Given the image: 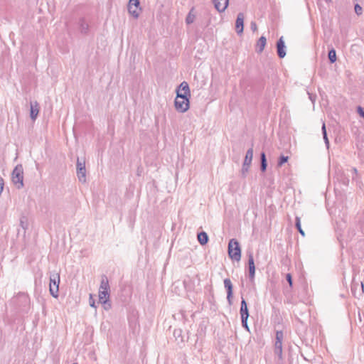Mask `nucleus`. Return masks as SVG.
<instances>
[{"label":"nucleus","mask_w":364,"mask_h":364,"mask_svg":"<svg viewBox=\"0 0 364 364\" xmlns=\"http://www.w3.org/2000/svg\"><path fill=\"white\" fill-rule=\"evenodd\" d=\"M228 255L237 262L241 259V248L238 241L236 239H231L228 242Z\"/></svg>","instance_id":"obj_1"},{"label":"nucleus","mask_w":364,"mask_h":364,"mask_svg":"<svg viewBox=\"0 0 364 364\" xmlns=\"http://www.w3.org/2000/svg\"><path fill=\"white\" fill-rule=\"evenodd\" d=\"M11 179L18 189L23 187V168L21 164L17 165L12 171Z\"/></svg>","instance_id":"obj_2"},{"label":"nucleus","mask_w":364,"mask_h":364,"mask_svg":"<svg viewBox=\"0 0 364 364\" xmlns=\"http://www.w3.org/2000/svg\"><path fill=\"white\" fill-rule=\"evenodd\" d=\"M60 284V273L59 272H50V294L57 298L58 296Z\"/></svg>","instance_id":"obj_3"},{"label":"nucleus","mask_w":364,"mask_h":364,"mask_svg":"<svg viewBox=\"0 0 364 364\" xmlns=\"http://www.w3.org/2000/svg\"><path fill=\"white\" fill-rule=\"evenodd\" d=\"M179 95L176 97L174 101V105L176 109L181 113L186 112L189 109L190 101L189 98H186L185 95Z\"/></svg>","instance_id":"obj_4"},{"label":"nucleus","mask_w":364,"mask_h":364,"mask_svg":"<svg viewBox=\"0 0 364 364\" xmlns=\"http://www.w3.org/2000/svg\"><path fill=\"white\" fill-rule=\"evenodd\" d=\"M76 168L79 181L80 182L85 183L86 181V168L85 159L77 158Z\"/></svg>","instance_id":"obj_5"},{"label":"nucleus","mask_w":364,"mask_h":364,"mask_svg":"<svg viewBox=\"0 0 364 364\" xmlns=\"http://www.w3.org/2000/svg\"><path fill=\"white\" fill-rule=\"evenodd\" d=\"M109 291L99 290V301L103 304L104 309L108 310L111 308V304L109 302Z\"/></svg>","instance_id":"obj_6"},{"label":"nucleus","mask_w":364,"mask_h":364,"mask_svg":"<svg viewBox=\"0 0 364 364\" xmlns=\"http://www.w3.org/2000/svg\"><path fill=\"white\" fill-rule=\"evenodd\" d=\"M179 95H185L186 98H190L191 92L189 85L187 82H182L180 85L178 87L176 90V97H179ZM183 96H182L183 97Z\"/></svg>","instance_id":"obj_7"},{"label":"nucleus","mask_w":364,"mask_h":364,"mask_svg":"<svg viewBox=\"0 0 364 364\" xmlns=\"http://www.w3.org/2000/svg\"><path fill=\"white\" fill-rule=\"evenodd\" d=\"M139 0H129L128 4V11L134 18H138L139 13L138 11L139 7Z\"/></svg>","instance_id":"obj_8"},{"label":"nucleus","mask_w":364,"mask_h":364,"mask_svg":"<svg viewBox=\"0 0 364 364\" xmlns=\"http://www.w3.org/2000/svg\"><path fill=\"white\" fill-rule=\"evenodd\" d=\"M245 16L243 13H239L235 21V30L237 34L243 33Z\"/></svg>","instance_id":"obj_9"},{"label":"nucleus","mask_w":364,"mask_h":364,"mask_svg":"<svg viewBox=\"0 0 364 364\" xmlns=\"http://www.w3.org/2000/svg\"><path fill=\"white\" fill-rule=\"evenodd\" d=\"M248 269L249 277L250 280L253 281L255 275V265L252 253L248 255Z\"/></svg>","instance_id":"obj_10"},{"label":"nucleus","mask_w":364,"mask_h":364,"mask_svg":"<svg viewBox=\"0 0 364 364\" xmlns=\"http://www.w3.org/2000/svg\"><path fill=\"white\" fill-rule=\"evenodd\" d=\"M284 41L282 36L277 42V53L280 58H283L286 55Z\"/></svg>","instance_id":"obj_11"},{"label":"nucleus","mask_w":364,"mask_h":364,"mask_svg":"<svg viewBox=\"0 0 364 364\" xmlns=\"http://www.w3.org/2000/svg\"><path fill=\"white\" fill-rule=\"evenodd\" d=\"M224 286L227 290V299L230 305L232 304V284L230 279L226 278L224 279Z\"/></svg>","instance_id":"obj_12"},{"label":"nucleus","mask_w":364,"mask_h":364,"mask_svg":"<svg viewBox=\"0 0 364 364\" xmlns=\"http://www.w3.org/2000/svg\"><path fill=\"white\" fill-rule=\"evenodd\" d=\"M31 110H30V117L32 120H36L39 113V104L36 102H31L30 103Z\"/></svg>","instance_id":"obj_13"},{"label":"nucleus","mask_w":364,"mask_h":364,"mask_svg":"<svg viewBox=\"0 0 364 364\" xmlns=\"http://www.w3.org/2000/svg\"><path fill=\"white\" fill-rule=\"evenodd\" d=\"M229 0H213L215 8L219 12H223L228 7Z\"/></svg>","instance_id":"obj_14"},{"label":"nucleus","mask_w":364,"mask_h":364,"mask_svg":"<svg viewBox=\"0 0 364 364\" xmlns=\"http://www.w3.org/2000/svg\"><path fill=\"white\" fill-rule=\"evenodd\" d=\"M284 338V333L282 331L276 332V341L274 343V349L282 348V341Z\"/></svg>","instance_id":"obj_15"},{"label":"nucleus","mask_w":364,"mask_h":364,"mask_svg":"<svg viewBox=\"0 0 364 364\" xmlns=\"http://www.w3.org/2000/svg\"><path fill=\"white\" fill-rule=\"evenodd\" d=\"M240 313L241 315V318H248L249 317V311H248V308H247V304L246 301L243 298H242V301H241V306H240Z\"/></svg>","instance_id":"obj_16"},{"label":"nucleus","mask_w":364,"mask_h":364,"mask_svg":"<svg viewBox=\"0 0 364 364\" xmlns=\"http://www.w3.org/2000/svg\"><path fill=\"white\" fill-rule=\"evenodd\" d=\"M267 43V38L264 36H261L256 45V50L257 53H262L264 50V48Z\"/></svg>","instance_id":"obj_17"},{"label":"nucleus","mask_w":364,"mask_h":364,"mask_svg":"<svg viewBox=\"0 0 364 364\" xmlns=\"http://www.w3.org/2000/svg\"><path fill=\"white\" fill-rule=\"evenodd\" d=\"M99 290H105V291L109 290V281H108V279L106 275H102L101 277V282H100V286Z\"/></svg>","instance_id":"obj_18"},{"label":"nucleus","mask_w":364,"mask_h":364,"mask_svg":"<svg viewBox=\"0 0 364 364\" xmlns=\"http://www.w3.org/2000/svg\"><path fill=\"white\" fill-rule=\"evenodd\" d=\"M252 158H253V148L252 146L247 151L243 164H245V166L251 165Z\"/></svg>","instance_id":"obj_19"},{"label":"nucleus","mask_w":364,"mask_h":364,"mask_svg":"<svg viewBox=\"0 0 364 364\" xmlns=\"http://www.w3.org/2000/svg\"><path fill=\"white\" fill-rule=\"evenodd\" d=\"M198 240L200 245H204L208 242V236L206 232H200L198 234Z\"/></svg>","instance_id":"obj_20"},{"label":"nucleus","mask_w":364,"mask_h":364,"mask_svg":"<svg viewBox=\"0 0 364 364\" xmlns=\"http://www.w3.org/2000/svg\"><path fill=\"white\" fill-rule=\"evenodd\" d=\"M267 163L266 155L264 152H262L260 154V169L262 172H264L267 169Z\"/></svg>","instance_id":"obj_21"},{"label":"nucleus","mask_w":364,"mask_h":364,"mask_svg":"<svg viewBox=\"0 0 364 364\" xmlns=\"http://www.w3.org/2000/svg\"><path fill=\"white\" fill-rule=\"evenodd\" d=\"M328 57L329 61L331 63H335L336 60V50L334 49L330 50L328 51Z\"/></svg>","instance_id":"obj_22"},{"label":"nucleus","mask_w":364,"mask_h":364,"mask_svg":"<svg viewBox=\"0 0 364 364\" xmlns=\"http://www.w3.org/2000/svg\"><path fill=\"white\" fill-rule=\"evenodd\" d=\"M193 9H192L186 16V22L187 24L192 23L195 20V15L192 13Z\"/></svg>","instance_id":"obj_23"},{"label":"nucleus","mask_w":364,"mask_h":364,"mask_svg":"<svg viewBox=\"0 0 364 364\" xmlns=\"http://www.w3.org/2000/svg\"><path fill=\"white\" fill-rule=\"evenodd\" d=\"M322 134H323V137L325 144H326L327 148H328V146H329V141H328V136H327V132H326V129L325 124H323V126H322Z\"/></svg>","instance_id":"obj_24"},{"label":"nucleus","mask_w":364,"mask_h":364,"mask_svg":"<svg viewBox=\"0 0 364 364\" xmlns=\"http://www.w3.org/2000/svg\"><path fill=\"white\" fill-rule=\"evenodd\" d=\"M295 225H296V229L298 230V231L299 232V233L302 235V236H304L305 235V233H304V231L302 230L301 228V222H300V218L299 217H296V223H295Z\"/></svg>","instance_id":"obj_25"},{"label":"nucleus","mask_w":364,"mask_h":364,"mask_svg":"<svg viewBox=\"0 0 364 364\" xmlns=\"http://www.w3.org/2000/svg\"><path fill=\"white\" fill-rule=\"evenodd\" d=\"M88 24L83 20L82 19L80 21V31L82 33H86L87 31L88 30Z\"/></svg>","instance_id":"obj_26"},{"label":"nucleus","mask_w":364,"mask_h":364,"mask_svg":"<svg viewBox=\"0 0 364 364\" xmlns=\"http://www.w3.org/2000/svg\"><path fill=\"white\" fill-rule=\"evenodd\" d=\"M250 165H246L245 164H242V169H241V176L242 178H245L246 176H247V172L249 171V168H250Z\"/></svg>","instance_id":"obj_27"},{"label":"nucleus","mask_w":364,"mask_h":364,"mask_svg":"<svg viewBox=\"0 0 364 364\" xmlns=\"http://www.w3.org/2000/svg\"><path fill=\"white\" fill-rule=\"evenodd\" d=\"M288 159H289L288 156H283V155L281 156L279 158L277 166L281 167L284 164L287 162Z\"/></svg>","instance_id":"obj_28"},{"label":"nucleus","mask_w":364,"mask_h":364,"mask_svg":"<svg viewBox=\"0 0 364 364\" xmlns=\"http://www.w3.org/2000/svg\"><path fill=\"white\" fill-rule=\"evenodd\" d=\"M354 9H355V12L357 15L360 16L362 14L363 9L358 4H356L355 5Z\"/></svg>","instance_id":"obj_29"},{"label":"nucleus","mask_w":364,"mask_h":364,"mask_svg":"<svg viewBox=\"0 0 364 364\" xmlns=\"http://www.w3.org/2000/svg\"><path fill=\"white\" fill-rule=\"evenodd\" d=\"M247 319L248 318H241L242 326L244 327L247 331H250L249 326L247 325Z\"/></svg>","instance_id":"obj_30"},{"label":"nucleus","mask_w":364,"mask_h":364,"mask_svg":"<svg viewBox=\"0 0 364 364\" xmlns=\"http://www.w3.org/2000/svg\"><path fill=\"white\" fill-rule=\"evenodd\" d=\"M89 303H90V306H92L93 308H96L95 301V299H93V296L92 294H90Z\"/></svg>","instance_id":"obj_31"},{"label":"nucleus","mask_w":364,"mask_h":364,"mask_svg":"<svg viewBox=\"0 0 364 364\" xmlns=\"http://www.w3.org/2000/svg\"><path fill=\"white\" fill-rule=\"evenodd\" d=\"M274 353L279 357V359H282V348L274 349Z\"/></svg>","instance_id":"obj_32"},{"label":"nucleus","mask_w":364,"mask_h":364,"mask_svg":"<svg viewBox=\"0 0 364 364\" xmlns=\"http://www.w3.org/2000/svg\"><path fill=\"white\" fill-rule=\"evenodd\" d=\"M286 279L288 282V283L289 284L290 287H291L292 286V277L290 274H287L286 275Z\"/></svg>","instance_id":"obj_33"},{"label":"nucleus","mask_w":364,"mask_h":364,"mask_svg":"<svg viewBox=\"0 0 364 364\" xmlns=\"http://www.w3.org/2000/svg\"><path fill=\"white\" fill-rule=\"evenodd\" d=\"M358 113L360 114V116H361L362 117L364 118V109L362 108L361 107H358Z\"/></svg>","instance_id":"obj_34"},{"label":"nucleus","mask_w":364,"mask_h":364,"mask_svg":"<svg viewBox=\"0 0 364 364\" xmlns=\"http://www.w3.org/2000/svg\"><path fill=\"white\" fill-rule=\"evenodd\" d=\"M250 28L253 31H257V24L254 21H252L251 23H250Z\"/></svg>","instance_id":"obj_35"},{"label":"nucleus","mask_w":364,"mask_h":364,"mask_svg":"<svg viewBox=\"0 0 364 364\" xmlns=\"http://www.w3.org/2000/svg\"><path fill=\"white\" fill-rule=\"evenodd\" d=\"M361 289H362V292H363L364 286H363V282H361Z\"/></svg>","instance_id":"obj_36"},{"label":"nucleus","mask_w":364,"mask_h":364,"mask_svg":"<svg viewBox=\"0 0 364 364\" xmlns=\"http://www.w3.org/2000/svg\"><path fill=\"white\" fill-rule=\"evenodd\" d=\"M353 171L356 174L357 173V169L355 168H353Z\"/></svg>","instance_id":"obj_37"}]
</instances>
